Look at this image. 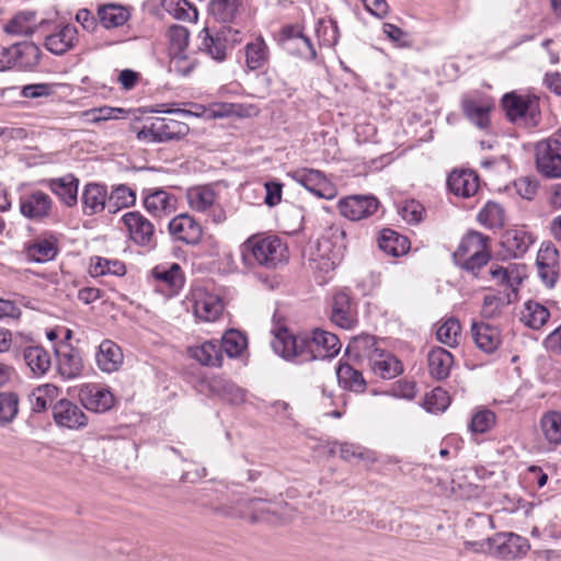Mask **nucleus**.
Segmentation results:
<instances>
[{"mask_svg":"<svg viewBox=\"0 0 561 561\" xmlns=\"http://www.w3.org/2000/svg\"><path fill=\"white\" fill-rule=\"evenodd\" d=\"M423 213V205L414 199L404 202L399 209L401 217L409 224H419L422 221Z\"/></svg>","mask_w":561,"mask_h":561,"instance_id":"e2e57ef3","label":"nucleus"},{"mask_svg":"<svg viewBox=\"0 0 561 561\" xmlns=\"http://www.w3.org/2000/svg\"><path fill=\"white\" fill-rule=\"evenodd\" d=\"M107 190L106 186L98 183H88L82 192L83 213L92 216L107 208Z\"/></svg>","mask_w":561,"mask_h":561,"instance_id":"cd10ccee","label":"nucleus"},{"mask_svg":"<svg viewBox=\"0 0 561 561\" xmlns=\"http://www.w3.org/2000/svg\"><path fill=\"white\" fill-rule=\"evenodd\" d=\"M186 198L191 209L206 213L216 202V193L208 185L195 186L187 190Z\"/></svg>","mask_w":561,"mask_h":561,"instance_id":"ea45409f","label":"nucleus"},{"mask_svg":"<svg viewBox=\"0 0 561 561\" xmlns=\"http://www.w3.org/2000/svg\"><path fill=\"white\" fill-rule=\"evenodd\" d=\"M331 321L342 329H351V296L347 288L333 296Z\"/></svg>","mask_w":561,"mask_h":561,"instance_id":"72a5a7b5","label":"nucleus"},{"mask_svg":"<svg viewBox=\"0 0 561 561\" xmlns=\"http://www.w3.org/2000/svg\"><path fill=\"white\" fill-rule=\"evenodd\" d=\"M58 371L65 379H73L80 376L83 364L78 351L70 350L67 353L57 352Z\"/></svg>","mask_w":561,"mask_h":561,"instance_id":"37998d69","label":"nucleus"},{"mask_svg":"<svg viewBox=\"0 0 561 561\" xmlns=\"http://www.w3.org/2000/svg\"><path fill=\"white\" fill-rule=\"evenodd\" d=\"M489 238L481 232L470 231L460 241L457 250L454 252L453 257L455 264L461 260L469 257L476 251H482L488 248Z\"/></svg>","mask_w":561,"mask_h":561,"instance_id":"4c0bfd02","label":"nucleus"},{"mask_svg":"<svg viewBox=\"0 0 561 561\" xmlns=\"http://www.w3.org/2000/svg\"><path fill=\"white\" fill-rule=\"evenodd\" d=\"M170 70L187 77L196 65L195 51L190 48V37H170Z\"/></svg>","mask_w":561,"mask_h":561,"instance_id":"1a4fd4ad","label":"nucleus"},{"mask_svg":"<svg viewBox=\"0 0 561 561\" xmlns=\"http://www.w3.org/2000/svg\"><path fill=\"white\" fill-rule=\"evenodd\" d=\"M190 357L207 367H220L222 365V353L218 340L205 341L199 345L187 348Z\"/></svg>","mask_w":561,"mask_h":561,"instance_id":"b1692460","label":"nucleus"},{"mask_svg":"<svg viewBox=\"0 0 561 561\" xmlns=\"http://www.w3.org/2000/svg\"><path fill=\"white\" fill-rule=\"evenodd\" d=\"M82 405L95 413H104L114 405V396L107 389L99 385H85L79 391Z\"/></svg>","mask_w":561,"mask_h":561,"instance_id":"aec40b11","label":"nucleus"},{"mask_svg":"<svg viewBox=\"0 0 561 561\" xmlns=\"http://www.w3.org/2000/svg\"><path fill=\"white\" fill-rule=\"evenodd\" d=\"M533 243L534 237L524 229L507 230L502 237V245L514 257L523 256Z\"/></svg>","mask_w":561,"mask_h":561,"instance_id":"7c9ffc66","label":"nucleus"},{"mask_svg":"<svg viewBox=\"0 0 561 561\" xmlns=\"http://www.w3.org/2000/svg\"><path fill=\"white\" fill-rule=\"evenodd\" d=\"M130 19V12L128 8L115 4V3H106L100 5L98 9V20L99 23L105 30H112L119 26H123Z\"/></svg>","mask_w":561,"mask_h":561,"instance_id":"c756f323","label":"nucleus"},{"mask_svg":"<svg viewBox=\"0 0 561 561\" xmlns=\"http://www.w3.org/2000/svg\"><path fill=\"white\" fill-rule=\"evenodd\" d=\"M89 274L92 277H99L107 274L123 276L126 274V266L119 260L93 256L91 257Z\"/></svg>","mask_w":561,"mask_h":561,"instance_id":"a19ab883","label":"nucleus"},{"mask_svg":"<svg viewBox=\"0 0 561 561\" xmlns=\"http://www.w3.org/2000/svg\"><path fill=\"white\" fill-rule=\"evenodd\" d=\"M187 300L196 319L204 322L216 321L224 311L221 299L204 290L193 291Z\"/></svg>","mask_w":561,"mask_h":561,"instance_id":"4468645a","label":"nucleus"},{"mask_svg":"<svg viewBox=\"0 0 561 561\" xmlns=\"http://www.w3.org/2000/svg\"><path fill=\"white\" fill-rule=\"evenodd\" d=\"M239 4V0H211L209 12L219 22H233Z\"/></svg>","mask_w":561,"mask_h":561,"instance_id":"3c124183","label":"nucleus"},{"mask_svg":"<svg viewBox=\"0 0 561 561\" xmlns=\"http://www.w3.org/2000/svg\"><path fill=\"white\" fill-rule=\"evenodd\" d=\"M502 107L508 121L514 124L534 128L540 123L539 100L536 96L508 92L502 98Z\"/></svg>","mask_w":561,"mask_h":561,"instance_id":"20e7f679","label":"nucleus"},{"mask_svg":"<svg viewBox=\"0 0 561 561\" xmlns=\"http://www.w3.org/2000/svg\"><path fill=\"white\" fill-rule=\"evenodd\" d=\"M53 419L58 426L79 430L88 424L82 409L67 399H60L53 405Z\"/></svg>","mask_w":561,"mask_h":561,"instance_id":"dca6fc26","label":"nucleus"},{"mask_svg":"<svg viewBox=\"0 0 561 561\" xmlns=\"http://www.w3.org/2000/svg\"><path fill=\"white\" fill-rule=\"evenodd\" d=\"M491 255L488 248H484L482 251H476V253L461 260L456 265L477 277L481 268L489 263Z\"/></svg>","mask_w":561,"mask_h":561,"instance_id":"052dcab7","label":"nucleus"},{"mask_svg":"<svg viewBox=\"0 0 561 561\" xmlns=\"http://www.w3.org/2000/svg\"><path fill=\"white\" fill-rule=\"evenodd\" d=\"M496 416L491 410H481L472 415L469 430L472 433L483 434L490 431L495 424Z\"/></svg>","mask_w":561,"mask_h":561,"instance_id":"680f3d73","label":"nucleus"},{"mask_svg":"<svg viewBox=\"0 0 561 561\" xmlns=\"http://www.w3.org/2000/svg\"><path fill=\"white\" fill-rule=\"evenodd\" d=\"M378 207L379 201L373 195H353V221L371 216Z\"/></svg>","mask_w":561,"mask_h":561,"instance_id":"603ef678","label":"nucleus"},{"mask_svg":"<svg viewBox=\"0 0 561 561\" xmlns=\"http://www.w3.org/2000/svg\"><path fill=\"white\" fill-rule=\"evenodd\" d=\"M59 389L51 383L38 386L27 396V401L32 412L42 413L53 405L58 398Z\"/></svg>","mask_w":561,"mask_h":561,"instance_id":"e433bc0d","label":"nucleus"},{"mask_svg":"<svg viewBox=\"0 0 561 561\" xmlns=\"http://www.w3.org/2000/svg\"><path fill=\"white\" fill-rule=\"evenodd\" d=\"M199 48L209 55L213 59L222 61L227 57V37H203V42Z\"/></svg>","mask_w":561,"mask_h":561,"instance_id":"bf43d9fd","label":"nucleus"},{"mask_svg":"<svg viewBox=\"0 0 561 561\" xmlns=\"http://www.w3.org/2000/svg\"><path fill=\"white\" fill-rule=\"evenodd\" d=\"M517 194L524 199L531 201L535 198L539 183L536 179L530 176H523L514 182Z\"/></svg>","mask_w":561,"mask_h":561,"instance_id":"69168bd1","label":"nucleus"},{"mask_svg":"<svg viewBox=\"0 0 561 561\" xmlns=\"http://www.w3.org/2000/svg\"><path fill=\"white\" fill-rule=\"evenodd\" d=\"M453 365V354L440 346L433 347L427 353L428 374L436 380L446 379L450 374Z\"/></svg>","mask_w":561,"mask_h":561,"instance_id":"bb28decb","label":"nucleus"},{"mask_svg":"<svg viewBox=\"0 0 561 561\" xmlns=\"http://www.w3.org/2000/svg\"><path fill=\"white\" fill-rule=\"evenodd\" d=\"M249 508L251 511V520L253 523H277L279 520L278 512L276 508L271 503L262 499L250 500Z\"/></svg>","mask_w":561,"mask_h":561,"instance_id":"8fccbe9b","label":"nucleus"},{"mask_svg":"<svg viewBox=\"0 0 561 561\" xmlns=\"http://www.w3.org/2000/svg\"><path fill=\"white\" fill-rule=\"evenodd\" d=\"M168 228L174 239L187 244H197L203 236L201 225L187 214H180L172 218Z\"/></svg>","mask_w":561,"mask_h":561,"instance_id":"a211bd4d","label":"nucleus"},{"mask_svg":"<svg viewBox=\"0 0 561 561\" xmlns=\"http://www.w3.org/2000/svg\"><path fill=\"white\" fill-rule=\"evenodd\" d=\"M210 391L231 404H240L245 400V392L232 381L215 377L209 382Z\"/></svg>","mask_w":561,"mask_h":561,"instance_id":"c9c22d12","label":"nucleus"},{"mask_svg":"<svg viewBox=\"0 0 561 561\" xmlns=\"http://www.w3.org/2000/svg\"><path fill=\"white\" fill-rule=\"evenodd\" d=\"M190 133L187 124L169 118L156 117L149 126L137 133V139L146 142H167L180 140Z\"/></svg>","mask_w":561,"mask_h":561,"instance_id":"423d86ee","label":"nucleus"},{"mask_svg":"<svg viewBox=\"0 0 561 561\" xmlns=\"http://www.w3.org/2000/svg\"><path fill=\"white\" fill-rule=\"evenodd\" d=\"M19 412V397L14 392H0V424L11 423Z\"/></svg>","mask_w":561,"mask_h":561,"instance_id":"13d9d810","label":"nucleus"},{"mask_svg":"<svg viewBox=\"0 0 561 561\" xmlns=\"http://www.w3.org/2000/svg\"><path fill=\"white\" fill-rule=\"evenodd\" d=\"M245 264L275 270L288 260L287 244L274 234H253L241 247Z\"/></svg>","mask_w":561,"mask_h":561,"instance_id":"f03ea898","label":"nucleus"},{"mask_svg":"<svg viewBox=\"0 0 561 561\" xmlns=\"http://www.w3.org/2000/svg\"><path fill=\"white\" fill-rule=\"evenodd\" d=\"M0 53L3 60H0L1 68L7 65H15L19 67L31 68L38 64L41 50L38 46L31 42L14 43L10 47L2 46Z\"/></svg>","mask_w":561,"mask_h":561,"instance_id":"f8f14e48","label":"nucleus"},{"mask_svg":"<svg viewBox=\"0 0 561 561\" xmlns=\"http://www.w3.org/2000/svg\"><path fill=\"white\" fill-rule=\"evenodd\" d=\"M271 346L275 354L297 364L335 357L341 351L340 339L329 331L314 329L310 334L294 335L286 327L272 330Z\"/></svg>","mask_w":561,"mask_h":561,"instance_id":"f257e3e1","label":"nucleus"},{"mask_svg":"<svg viewBox=\"0 0 561 561\" xmlns=\"http://www.w3.org/2000/svg\"><path fill=\"white\" fill-rule=\"evenodd\" d=\"M289 176L318 198L333 199L337 195L335 185L319 170L301 168Z\"/></svg>","mask_w":561,"mask_h":561,"instance_id":"6e6552de","label":"nucleus"},{"mask_svg":"<svg viewBox=\"0 0 561 561\" xmlns=\"http://www.w3.org/2000/svg\"><path fill=\"white\" fill-rule=\"evenodd\" d=\"M535 163L539 174L547 179H561V141L540 140L535 146Z\"/></svg>","mask_w":561,"mask_h":561,"instance_id":"0eeeda50","label":"nucleus"},{"mask_svg":"<svg viewBox=\"0 0 561 561\" xmlns=\"http://www.w3.org/2000/svg\"><path fill=\"white\" fill-rule=\"evenodd\" d=\"M142 206L156 218L167 217L176 210L178 198L161 187L141 191Z\"/></svg>","mask_w":561,"mask_h":561,"instance_id":"9b49d317","label":"nucleus"},{"mask_svg":"<svg viewBox=\"0 0 561 561\" xmlns=\"http://www.w3.org/2000/svg\"><path fill=\"white\" fill-rule=\"evenodd\" d=\"M78 37H44L45 47L54 55H62L71 49Z\"/></svg>","mask_w":561,"mask_h":561,"instance_id":"774afa93","label":"nucleus"},{"mask_svg":"<svg viewBox=\"0 0 561 561\" xmlns=\"http://www.w3.org/2000/svg\"><path fill=\"white\" fill-rule=\"evenodd\" d=\"M447 187L456 196L468 198L479 188V176L472 170H455L447 178Z\"/></svg>","mask_w":561,"mask_h":561,"instance_id":"4be33fe9","label":"nucleus"},{"mask_svg":"<svg viewBox=\"0 0 561 561\" xmlns=\"http://www.w3.org/2000/svg\"><path fill=\"white\" fill-rule=\"evenodd\" d=\"M450 403L448 393L440 387L434 388L431 392L426 393L423 400V407L427 412L442 413Z\"/></svg>","mask_w":561,"mask_h":561,"instance_id":"4d7b16f0","label":"nucleus"},{"mask_svg":"<svg viewBox=\"0 0 561 561\" xmlns=\"http://www.w3.org/2000/svg\"><path fill=\"white\" fill-rule=\"evenodd\" d=\"M378 245L386 254L398 257L409 251L410 241L392 229H382L378 238Z\"/></svg>","mask_w":561,"mask_h":561,"instance_id":"2f4dec72","label":"nucleus"},{"mask_svg":"<svg viewBox=\"0 0 561 561\" xmlns=\"http://www.w3.org/2000/svg\"><path fill=\"white\" fill-rule=\"evenodd\" d=\"M267 46L263 37H256L254 42L245 46V62L250 70L262 68L267 60Z\"/></svg>","mask_w":561,"mask_h":561,"instance_id":"09e8293b","label":"nucleus"},{"mask_svg":"<svg viewBox=\"0 0 561 561\" xmlns=\"http://www.w3.org/2000/svg\"><path fill=\"white\" fill-rule=\"evenodd\" d=\"M122 220L126 226L130 239L140 247L152 248L156 245L154 227L142 214L139 211H128Z\"/></svg>","mask_w":561,"mask_h":561,"instance_id":"2eb2a0df","label":"nucleus"},{"mask_svg":"<svg viewBox=\"0 0 561 561\" xmlns=\"http://www.w3.org/2000/svg\"><path fill=\"white\" fill-rule=\"evenodd\" d=\"M107 198V210L115 214L122 208L133 206L136 203V193L127 185H118Z\"/></svg>","mask_w":561,"mask_h":561,"instance_id":"de8ad7c7","label":"nucleus"},{"mask_svg":"<svg viewBox=\"0 0 561 561\" xmlns=\"http://www.w3.org/2000/svg\"><path fill=\"white\" fill-rule=\"evenodd\" d=\"M460 332V322L456 318H449L437 329L436 337L440 343L449 347H456Z\"/></svg>","mask_w":561,"mask_h":561,"instance_id":"6e6d98bb","label":"nucleus"},{"mask_svg":"<svg viewBox=\"0 0 561 561\" xmlns=\"http://www.w3.org/2000/svg\"><path fill=\"white\" fill-rule=\"evenodd\" d=\"M221 353L230 358L238 357L247 348L248 342L245 335L240 331L231 329L228 330L219 341Z\"/></svg>","mask_w":561,"mask_h":561,"instance_id":"49530a36","label":"nucleus"},{"mask_svg":"<svg viewBox=\"0 0 561 561\" xmlns=\"http://www.w3.org/2000/svg\"><path fill=\"white\" fill-rule=\"evenodd\" d=\"M44 23V20H38L35 11H21L3 25V31L8 35H33Z\"/></svg>","mask_w":561,"mask_h":561,"instance_id":"393cba45","label":"nucleus"},{"mask_svg":"<svg viewBox=\"0 0 561 561\" xmlns=\"http://www.w3.org/2000/svg\"><path fill=\"white\" fill-rule=\"evenodd\" d=\"M347 252V232L340 227H332L327 237L318 241L317 251L312 253L310 266L313 271L327 274L333 271Z\"/></svg>","mask_w":561,"mask_h":561,"instance_id":"7ed1b4c3","label":"nucleus"},{"mask_svg":"<svg viewBox=\"0 0 561 561\" xmlns=\"http://www.w3.org/2000/svg\"><path fill=\"white\" fill-rule=\"evenodd\" d=\"M491 100L481 96H466L461 101L465 117L479 129L490 126Z\"/></svg>","mask_w":561,"mask_h":561,"instance_id":"6ab92c4d","label":"nucleus"},{"mask_svg":"<svg viewBox=\"0 0 561 561\" xmlns=\"http://www.w3.org/2000/svg\"><path fill=\"white\" fill-rule=\"evenodd\" d=\"M123 362L121 348L112 341L105 340L99 346L96 363L101 370L113 373L118 369Z\"/></svg>","mask_w":561,"mask_h":561,"instance_id":"f704fd0d","label":"nucleus"},{"mask_svg":"<svg viewBox=\"0 0 561 561\" xmlns=\"http://www.w3.org/2000/svg\"><path fill=\"white\" fill-rule=\"evenodd\" d=\"M550 318L549 310L538 301L528 300L524 304L520 321L533 330L541 329Z\"/></svg>","mask_w":561,"mask_h":561,"instance_id":"58836bf2","label":"nucleus"},{"mask_svg":"<svg viewBox=\"0 0 561 561\" xmlns=\"http://www.w3.org/2000/svg\"><path fill=\"white\" fill-rule=\"evenodd\" d=\"M517 297L516 290H504L496 294L485 295L481 309V316L485 319L499 317L503 309L511 305Z\"/></svg>","mask_w":561,"mask_h":561,"instance_id":"473e14b6","label":"nucleus"},{"mask_svg":"<svg viewBox=\"0 0 561 561\" xmlns=\"http://www.w3.org/2000/svg\"><path fill=\"white\" fill-rule=\"evenodd\" d=\"M23 251L31 262L46 263L53 261L59 252L58 239L53 233L45 232L42 237L24 243Z\"/></svg>","mask_w":561,"mask_h":561,"instance_id":"f3484780","label":"nucleus"},{"mask_svg":"<svg viewBox=\"0 0 561 561\" xmlns=\"http://www.w3.org/2000/svg\"><path fill=\"white\" fill-rule=\"evenodd\" d=\"M474 550L488 551L501 559H518L529 550L528 540L513 533H500L482 542H467Z\"/></svg>","mask_w":561,"mask_h":561,"instance_id":"39448f33","label":"nucleus"},{"mask_svg":"<svg viewBox=\"0 0 561 561\" xmlns=\"http://www.w3.org/2000/svg\"><path fill=\"white\" fill-rule=\"evenodd\" d=\"M25 365L35 377L47 374L51 366V356L42 345H28L22 350Z\"/></svg>","mask_w":561,"mask_h":561,"instance_id":"a878e982","label":"nucleus"},{"mask_svg":"<svg viewBox=\"0 0 561 561\" xmlns=\"http://www.w3.org/2000/svg\"><path fill=\"white\" fill-rule=\"evenodd\" d=\"M505 210L496 202L489 201L478 213V221L488 229H500L505 224Z\"/></svg>","mask_w":561,"mask_h":561,"instance_id":"79ce46f5","label":"nucleus"},{"mask_svg":"<svg viewBox=\"0 0 561 561\" xmlns=\"http://www.w3.org/2000/svg\"><path fill=\"white\" fill-rule=\"evenodd\" d=\"M373 371L382 379H393L403 371L401 360L390 352L380 350L371 357Z\"/></svg>","mask_w":561,"mask_h":561,"instance_id":"c85d7f7f","label":"nucleus"},{"mask_svg":"<svg viewBox=\"0 0 561 561\" xmlns=\"http://www.w3.org/2000/svg\"><path fill=\"white\" fill-rule=\"evenodd\" d=\"M540 427L545 438L553 445L561 444V412L548 411L540 419Z\"/></svg>","mask_w":561,"mask_h":561,"instance_id":"a18cd8bd","label":"nucleus"},{"mask_svg":"<svg viewBox=\"0 0 561 561\" xmlns=\"http://www.w3.org/2000/svg\"><path fill=\"white\" fill-rule=\"evenodd\" d=\"M162 7L176 20L183 22L197 21V8L187 0H162Z\"/></svg>","mask_w":561,"mask_h":561,"instance_id":"c03bdc74","label":"nucleus"},{"mask_svg":"<svg viewBox=\"0 0 561 561\" xmlns=\"http://www.w3.org/2000/svg\"><path fill=\"white\" fill-rule=\"evenodd\" d=\"M489 273L493 279L499 282V284L507 286V290L517 291L518 285L520 284V278H518V276L513 277L512 272H510L507 268L499 265L491 266Z\"/></svg>","mask_w":561,"mask_h":561,"instance_id":"0e129e2a","label":"nucleus"},{"mask_svg":"<svg viewBox=\"0 0 561 561\" xmlns=\"http://www.w3.org/2000/svg\"><path fill=\"white\" fill-rule=\"evenodd\" d=\"M124 114H127V111L122 107L104 105L82 112V117H84L87 122L98 124L110 119H119Z\"/></svg>","mask_w":561,"mask_h":561,"instance_id":"5fc2aeb1","label":"nucleus"},{"mask_svg":"<svg viewBox=\"0 0 561 561\" xmlns=\"http://www.w3.org/2000/svg\"><path fill=\"white\" fill-rule=\"evenodd\" d=\"M42 183L46 185L67 207L77 205L79 180L72 173H68L60 178L47 179Z\"/></svg>","mask_w":561,"mask_h":561,"instance_id":"412c9836","label":"nucleus"},{"mask_svg":"<svg viewBox=\"0 0 561 561\" xmlns=\"http://www.w3.org/2000/svg\"><path fill=\"white\" fill-rule=\"evenodd\" d=\"M19 206L23 217L34 221H43L50 216L54 202L48 194L42 191H33L20 197Z\"/></svg>","mask_w":561,"mask_h":561,"instance_id":"ddd939ff","label":"nucleus"},{"mask_svg":"<svg viewBox=\"0 0 561 561\" xmlns=\"http://www.w3.org/2000/svg\"><path fill=\"white\" fill-rule=\"evenodd\" d=\"M471 334L477 347L486 353H494L502 343L497 327L484 322H472Z\"/></svg>","mask_w":561,"mask_h":561,"instance_id":"5701e85b","label":"nucleus"},{"mask_svg":"<svg viewBox=\"0 0 561 561\" xmlns=\"http://www.w3.org/2000/svg\"><path fill=\"white\" fill-rule=\"evenodd\" d=\"M380 348L376 347V339L370 334H362L353 336V360L364 357H371L378 353Z\"/></svg>","mask_w":561,"mask_h":561,"instance_id":"864d4df0","label":"nucleus"},{"mask_svg":"<svg viewBox=\"0 0 561 561\" xmlns=\"http://www.w3.org/2000/svg\"><path fill=\"white\" fill-rule=\"evenodd\" d=\"M157 289L167 296H175L185 283L182 267L178 263H161L151 270Z\"/></svg>","mask_w":561,"mask_h":561,"instance_id":"9d476101","label":"nucleus"},{"mask_svg":"<svg viewBox=\"0 0 561 561\" xmlns=\"http://www.w3.org/2000/svg\"><path fill=\"white\" fill-rule=\"evenodd\" d=\"M283 44L291 42L299 54L307 59H314L317 51L311 37H280Z\"/></svg>","mask_w":561,"mask_h":561,"instance_id":"338daca9","label":"nucleus"}]
</instances>
